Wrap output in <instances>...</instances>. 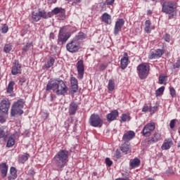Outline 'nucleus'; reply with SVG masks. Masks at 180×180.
Segmentation results:
<instances>
[{"instance_id":"f257e3e1","label":"nucleus","mask_w":180,"mask_h":180,"mask_svg":"<svg viewBox=\"0 0 180 180\" xmlns=\"http://www.w3.org/2000/svg\"><path fill=\"white\" fill-rule=\"evenodd\" d=\"M53 162L57 171H63V169L68 162V151L60 150L53 158Z\"/></svg>"},{"instance_id":"f03ea898","label":"nucleus","mask_w":180,"mask_h":180,"mask_svg":"<svg viewBox=\"0 0 180 180\" xmlns=\"http://www.w3.org/2000/svg\"><path fill=\"white\" fill-rule=\"evenodd\" d=\"M176 8H178L176 2L165 1L162 4V12L166 15H169L168 19H174L176 16Z\"/></svg>"},{"instance_id":"7ed1b4c3","label":"nucleus","mask_w":180,"mask_h":180,"mask_svg":"<svg viewBox=\"0 0 180 180\" xmlns=\"http://www.w3.org/2000/svg\"><path fill=\"white\" fill-rule=\"evenodd\" d=\"M25 106V100L20 98L18 101L14 102L11 106V116L12 117L19 115L21 116V115H23V108Z\"/></svg>"},{"instance_id":"20e7f679","label":"nucleus","mask_w":180,"mask_h":180,"mask_svg":"<svg viewBox=\"0 0 180 180\" xmlns=\"http://www.w3.org/2000/svg\"><path fill=\"white\" fill-rule=\"evenodd\" d=\"M81 49V44L77 39H72L66 45V49L70 53H77Z\"/></svg>"},{"instance_id":"39448f33","label":"nucleus","mask_w":180,"mask_h":180,"mask_svg":"<svg viewBox=\"0 0 180 180\" xmlns=\"http://www.w3.org/2000/svg\"><path fill=\"white\" fill-rule=\"evenodd\" d=\"M138 75L141 79H146L150 72V68L147 63H141L137 67Z\"/></svg>"},{"instance_id":"423d86ee","label":"nucleus","mask_w":180,"mask_h":180,"mask_svg":"<svg viewBox=\"0 0 180 180\" xmlns=\"http://www.w3.org/2000/svg\"><path fill=\"white\" fill-rule=\"evenodd\" d=\"M70 37H71V33L64 32V28H60L58 36V44L59 46L65 44Z\"/></svg>"},{"instance_id":"0eeeda50","label":"nucleus","mask_w":180,"mask_h":180,"mask_svg":"<svg viewBox=\"0 0 180 180\" xmlns=\"http://www.w3.org/2000/svg\"><path fill=\"white\" fill-rule=\"evenodd\" d=\"M89 124L93 127H102L103 121L98 115L92 114L89 119Z\"/></svg>"},{"instance_id":"6e6552de","label":"nucleus","mask_w":180,"mask_h":180,"mask_svg":"<svg viewBox=\"0 0 180 180\" xmlns=\"http://www.w3.org/2000/svg\"><path fill=\"white\" fill-rule=\"evenodd\" d=\"M155 130V123L150 122L147 124L143 129L141 133L144 137H150L151 133Z\"/></svg>"},{"instance_id":"1a4fd4ad","label":"nucleus","mask_w":180,"mask_h":180,"mask_svg":"<svg viewBox=\"0 0 180 180\" xmlns=\"http://www.w3.org/2000/svg\"><path fill=\"white\" fill-rule=\"evenodd\" d=\"M61 79H51L47 85H46V91H53L55 93L57 91V88H58V85L60 84Z\"/></svg>"},{"instance_id":"9d476101","label":"nucleus","mask_w":180,"mask_h":180,"mask_svg":"<svg viewBox=\"0 0 180 180\" xmlns=\"http://www.w3.org/2000/svg\"><path fill=\"white\" fill-rule=\"evenodd\" d=\"M11 108V101L8 98H4L0 103V113L6 115Z\"/></svg>"},{"instance_id":"9b49d317","label":"nucleus","mask_w":180,"mask_h":180,"mask_svg":"<svg viewBox=\"0 0 180 180\" xmlns=\"http://www.w3.org/2000/svg\"><path fill=\"white\" fill-rule=\"evenodd\" d=\"M68 91V87H67V85H65V83H64V81L60 80L59 82V84L58 85V88L56 89V95H64L65 94H67Z\"/></svg>"},{"instance_id":"f8f14e48","label":"nucleus","mask_w":180,"mask_h":180,"mask_svg":"<svg viewBox=\"0 0 180 180\" xmlns=\"http://www.w3.org/2000/svg\"><path fill=\"white\" fill-rule=\"evenodd\" d=\"M77 68L78 72L79 79L84 78V72L85 71V66L84 65V60H80L77 63Z\"/></svg>"},{"instance_id":"ddd939ff","label":"nucleus","mask_w":180,"mask_h":180,"mask_svg":"<svg viewBox=\"0 0 180 180\" xmlns=\"http://www.w3.org/2000/svg\"><path fill=\"white\" fill-rule=\"evenodd\" d=\"M124 25V20L123 18L119 19L116 21L115 27H114V34L115 36H117L119 34L120 32H122V28L123 27V25Z\"/></svg>"},{"instance_id":"4468645a","label":"nucleus","mask_w":180,"mask_h":180,"mask_svg":"<svg viewBox=\"0 0 180 180\" xmlns=\"http://www.w3.org/2000/svg\"><path fill=\"white\" fill-rule=\"evenodd\" d=\"M164 54V50L162 49H157L153 51H151L148 55V58L150 60H154L155 58H160Z\"/></svg>"},{"instance_id":"2eb2a0df","label":"nucleus","mask_w":180,"mask_h":180,"mask_svg":"<svg viewBox=\"0 0 180 180\" xmlns=\"http://www.w3.org/2000/svg\"><path fill=\"white\" fill-rule=\"evenodd\" d=\"M78 110V103L72 101L69 105V115L70 116H74Z\"/></svg>"},{"instance_id":"dca6fc26","label":"nucleus","mask_w":180,"mask_h":180,"mask_svg":"<svg viewBox=\"0 0 180 180\" xmlns=\"http://www.w3.org/2000/svg\"><path fill=\"white\" fill-rule=\"evenodd\" d=\"M119 117V111L117 110H112L110 113L108 114L106 117L108 122H113Z\"/></svg>"},{"instance_id":"f3484780","label":"nucleus","mask_w":180,"mask_h":180,"mask_svg":"<svg viewBox=\"0 0 180 180\" xmlns=\"http://www.w3.org/2000/svg\"><path fill=\"white\" fill-rule=\"evenodd\" d=\"M136 136V134L133 131H128L125 134H124L122 136V140L124 141H130V140H132L134 139V136Z\"/></svg>"},{"instance_id":"a211bd4d","label":"nucleus","mask_w":180,"mask_h":180,"mask_svg":"<svg viewBox=\"0 0 180 180\" xmlns=\"http://www.w3.org/2000/svg\"><path fill=\"white\" fill-rule=\"evenodd\" d=\"M55 63L56 59L53 57H49V60L42 66V70H49V68H51Z\"/></svg>"},{"instance_id":"6ab92c4d","label":"nucleus","mask_w":180,"mask_h":180,"mask_svg":"<svg viewBox=\"0 0 180 180\" xmlns=\"http://www.w3.org/2000/svg\"><path fill=\"white\" fill-rule=\"evenodd\" d=\"M0 172L2 178H5L8 175V165L6 163L0 164Z\"/></svg>"},{"instance_id":"aec40b11","label":"nucleus","mask_w":180,"mask_h":180,"mask_svg":"<svg viewBox=\"0 0 180 180\" xmlns=\"http://www.w3.org/2000/svg\"><path fill=\"white\" fill-rule=\"evenodd\" d=\"M129 64V57L127 56V53L124 54V57L121 59V68L122 70H124L127 68Z\"/></svg>"},{"instance_id":"412c9836","label":"nucleus","mask_w":180,"mask_h":180,"mask_svg":"<svg viewBox=\"0 0 180 180\" xmlns=\"http://www.w3.org/2000/svg\"><path fill=\"white\" fill-rule=\"evenodd\" d=\"M22 69L20 68V65L19 63H14L12 68L11 73L13 75H18V74H20Z\"/></svg>"},{"instance_id":"4be33fe9","label":"nucleus","mask_w":180,"mask_h":180,"mask_svg":"<svg viewBox=\"0 0 180 180\" xmlns=\"http://www.w3.org/2000/svg\"><path fill=\"white\" fill-rule=\"evenodd\" d=\"M10 174L11 175L8 176V180H15L18 178V171H16V168L14 167H11Z\"/></svg>"},{"instance_id":"5701e85b","label":"nucleus","mask_w":180,"mask_h":180,"mask_svg":"<svg viewBox=\"0 0 180 180\" xmlns=\"http://www.w3.org/2000/svg\"><path fill=\"white\" fill-rule=\"evenodd\" d=\"M174 143L171 139H165L163 144L162 145V150H169L171 146H173Z\"/></svg>"},{"instance_id":"b1692460","label":"nucleus","mask_w":180,"mask_h":180,"mask_svg":"<svg viewBox=\"0 0 180 180\" xmlns=\"http://www.w3.org/2000/svg\"><path fill=\"white\" fill-rule=\"evenodd\" d=\"M101 19L106 25H110L112 23V16L108 13H104L101 16Z\"/></svg>"},{"instance_id":"393cba45","label":"nucleus","mask_w":180,"mask_h":180,"mask_svg":"<svg viewBox=\"0 0 180 180\" xmlns=\"http://www.w3.org/2000/svg\"><path fill=\"white\" fill-rule=\"evenodd\" d=\"M141 162L140 159L135 158L129 161V166L132 169L137 168V167H139Z\"/></svg>"},{"instance_id":"a878e982","label":"nucleus","mask_w":180,"mask_h":180,"mask_svg":"<svg viewBox=\"0 0 180 180\" xmlns=\"http://www.w3.org/2000/svg\"><path fill=\"white\" fill-rule=\"evenodd\" d=\"M39 11V16L41 19H49V18H51V12H46L44 10H40Z\"/></svg>"},{"instance_id":"bb28decb","label":"nucleus","mask_w":180,"mask_h":180,"mask_svg":"<svg viewBox=\"0 0 180 180\" xmlns=\"http://www.w3.org/2000/svg\"><path fill=\"white\" fill-rule=\"evenodd\" d=\"M29 157H30V155H29V153H25L24 155H21L18 158V162L20 164H25L27 161V160H29Z\"/></svg>"},{"instance_id":"cd10ccee","label":"nucleus","mask_w":180,"mask_h":180,"mask_svg":"<svg viewBox=\"0 0 180 180\" xmlns=\"http://www.w3.org/2000/svg\"><path fill=\"white\" fill-rule=\"evenodd\" d=\"M161 140V134L158 133H155L151 139L149 140V143H157Z\"/></svg>"},{"instance_id":"c85d7f7f","label":"nucleus","mask_w":180,"mask_h":180,"mask_svg":"<svg viewBox=\"0 0 180 180\" xmlns=\"http://www.w3.org/2000/svg\"><path fill=\"white\" fill-rule=\"evenodd\" d=\"M13 146H15V135H11L8 137L6 147L11 148V147H13Z\"/></svg>"},{"instance_id":"c756f323","label":"nucleus","mask_w":180,"mask_h":180,"mask_svg":"<svg viewBox=\"0 0 180 180\" xmlns=\"http://www.w3.org/2000/svg\"><path fill=\"white\" fill-rule=\"evenodd\" d=\"M120 150L124 154H129L130 153V146H129V144L124 143L120 146Z\"/></svg>"},{"instance_id":"7c9ffc66","label":"nucleus","mask_w":180,"mask_h":180,"mask_svg":"<svg viewBox=\"0 0 180 180\" xmlns=\"http://www.w3.org/2000/svg\"><path fill=\"white\" fill-rule=\"evenodd\" d=\"M32 19L34 20V22H39V20H40V19H41L40 17L39 10L38 11V12L32 11Z\"/></svg>"},{"instance_id":"2f4dec72","label":"nucleus","mask_w":180,"mask_h":180,"mask_svg":"<svg viewBox=\"0 0 180 180\" xmlns=\"http://www.w3.org/2000/svg\"><path fill=\"white\" fill-rule=\"evenodd\" d=\"M120 123H124V122H130V114H122V116L120 117Z\"/></svg>"},{"instance_id":"473e14b6","label":"nucleus","mask_w":180,"mask_h":180,"mask_svg":"<svg viewBox=\"0 0 180 180\" xmlns=\"http://www.w3.org/2000/svg\"><path fill=\"white\" fill-rule=\"evenodd\" d=\"M73 39H76L77 41H79V40H85V39H86V34L79 32Z\"/></svg>"},{"instance_id":"72a5a7b5","label":"nucleus","mask_w":180,"mask_h":180,"mask_svg":"<svg viewBox=\"0 0 180 180\" xmlns=\"http://www.w3.org/2000/svg\"><path fill=\"white\" fill-rule=\"evenodd\" d=\"M33 49V43L28 42L27 44L22 48V53H26L29 51V50H32Z\"/></svg>"},{"instance_id":"f704fd0d","label":"nucleus","mask_w":180,"mask_h":180,"mask_svg":"<svg viewBox=\"0 0 180 180\" xmlns=\"http://www.w3.org/2000/svg\"><path fill=\"white\" fill-rule=\"evenodd\" d=\"M13 47V46L12 45V44H5L4 48V53H6V54L11 53V51H12Z\"/></svg>"},{"instance_id":"c9c22d12","label":"nucleus","mask_w":180,"mask_h":180,"mask_svg":"<svg viewBox=\"0 0 180 180\" xmlns=\"http://www.w3.org/2000/svg\"><path fill=\"white\" fill-rule=\"evenodd\" d=\"M13 86H15V82H10L7 86V94H12L13 92Z\"/></svg>"},{"instance_id":"e433bc0d","label":"nucleus","mask_w":180,"mask_h":180,"mask_svg":"<svg viewBox=\"0 0 180 180\" xmlns=\"http://www.w3.org/2000/svg\"><path fill=\"white\" fill-rule=\"evenodd\" d=\"M51 13V16H53V14L58 15V13H64V9L56 7L52 11Z\"/></svg>"},{"instance_id":"4c0bfd02","label":"nucleus","mask_w":180,"mask_h":180,"mask_svg":"<svg viewBox=\"0 0 180 180\" xmlns=\"http://www.w3.org/2000/svg\"><path fill=\"white\" fill-rule=\"evenodd\" d=\"M151 26V21L150 20H147L145 22V32L146 33H150V27Z\"/></svg>"},{"instance_id":"58836bf2","label":"nucleus","mask_w":180,"mask_h":180,"mask_svg":"<svg viewBox=\"0 0 180 180\" xmlns=\"http://www.w3.org/2000/svg\"><path fill=\"white\" fill-rule=\"evenodd\" d=\"M108 91H110L111 92L114 91L115 89V82L112 79H110L108 81Z\"/></svg>"},{"instance_id":"ea45409f","label":"nucleus","mask_w":180,"mask_h":180,"mask_svg":"<svg viewBox=\"0 0 180 180\" xmlns=\"http://www.w3.org/2000/svg\"><path fill=\"white\" fill-rule=\"evenodd\" d=\"M165 89V87L164 86L158 89L155 91L156 96H161V95H162V94H164Z\"/></svg>"},{"instance_id":"a19ab883","label":"nucleus","mask_w":180,"mask_h":180,"mask_svg":"<svg viewBox=\"0 0 180 180\" xmlns=\"http://www.w3.org/2000/svg\"><path fill=\"white\" fill-rule=\"evenodd\" d=\"M8 30H9V27L8 26V25L6 24L3 25L1 27V33L5 34L6 33H8Z\"/></svg>"},{"instance_id":"79ce46f5","label":"nucleus","mask_w":180,"mask_h":180,"mask_svg":"<svg viewBox=\"0 0 180 180\" xmlns=\"http://www.w3.org/2000/svg\"><path fill=\"white\" fill-rule=\"evenodd\" d=\"M8 137V134L5 133L4 129L0 128V139H6Z\"/></svg>"},{"instance_id":"37998d69","label":"nucleus","mask_w":180,"mask_h":180,"mask_svg":"<svg viewBox=\"0 0 180 180\" xmlns=\"http://www.w3.org/2000/svg\"><path fill=\"white\" fill-rule=\"evenodd\" d=\"M169 92L172 98H175L176 96V91H175V89H174V87L169 88Z\"/></svg>"},{"instance_id":"c03bdc74","label":"nucleus","mask_w":180,"mask_h":180,"mask_svg":"<svg viewBox=\"0 0 180 180\" xmlns=\"http://www.w3.org/2000/svg\"><path fill=\"white\" fill-rule=\"evenodd\" d=\"M70 84L71 85H78V80L77 78L72 77L70 78Z\"/></svg>"},{"instance_id":"a18cd8bd","label":"nucleus","mask_w":180,"mask_h":180,"mask_svg":"<svg viewBox=\"0 0 180 180\" xmlns=\"http://www.w3.org/2000/svg\"><path fill=\"white\" fill-rule=\"evenodd\" d=\"M163 39L165 40V41L169 43V41H171V35L165 34L163 37Z\"/></svg>"},{"instance_id":"49530a36","label":"nucleus","mask_w":180,"mask_h":180,"mask_svg":"<svg viewBox=\"0 0 180 180\" xmlns=\"http://www.w3.org/2000/svg\"><path fill=\"white\" fill-rule=\"evenodd\" d=\"M105 163H106V165H108V167H112V164H113V162H112V160H110L109 158H106Z\"/></svg>"},{"instance_id":"de8ad7c7","label":"nucleus","mask_w":180,"mask_h":180,"mask_svg":"<svg viewBox=\"0 0 180 180\" xmlns=\"http://www.w3.org/2000/svg\"><path fill=\"white\" fill-rule=\"evenodd\" d=\"M149 112H150L151 115L154 114L155 112H157V106H150Z\"/></svg>"},{"instance_id":"09e8293b","label":"nucleus","mask_w":180,"mask_h":180,"mask_svg":"<svg viewBox=\"0 0 180 180\" xmlns=\"http://www.w3.org/2000/svg\"><path fill=\"white\" fill-rule=\"evenodd\" d=\"M72 92H77L78 91V84L71 85Z\"/></svg>"},{"instance_id":"8fccbe9b","label":"nucleus","mask_w":180,"mask_h":180,"mask_svg":"<svg viewBox=\"0 0 180 180\" xmlns=\"http://www.w3.org/2000/svg\"><path fill=\"white\" fill-rule=\"evenodd\" d=\"M165 81V77L160 75L159 77V84H164Z\"/></svg>"},{"instance_id":"3c124183","label":"nucleus","mask_w":180,"mask_h":180,"mask_svg":"<svg viewBox=\"0 0 180 180\" xmlns=\"http://www.w3.org/2000/svg\"><path fill=\"white\" fill-rule=\"evenodd\" d=\"M176 120H172L170 121V124H169V126H170V129H174V127H175V122H176Z\"/></svg>"},{"instance_id":"603ef678","label":"nucleus","mask_w":180,"mask_h":180,"mask_svg":"<svg viewBox=\"0 0 180 180\" xmlns=\"http://www.w3.org/2000/svg\"><path fill=\"white\" fill-rule=\"evenodd\" d=\"M180 68V58L176 60V63L174 65V68Z\"/></svg>"},{"instance_id":"864d4df0","label":"nucleus","mask_w":180,"mask_h":180,"mask_svg":"<svg viewBox=\"0 0 180 180\" xmlns=\"http://www.w3.org/2000/svg\"><path fill=\"white\" fill-rule=\"evenodd\" d=\"M25 82H26V79L22 77L19 80V85H23V84H25Z\"/></svg>"},{"instance_id":"5fc2aeb1","label":"nucleus","mask_w":180,"mask_h":180,"mask_svg":"<svg viewBox=\"0 0 180 180\" xmlns=\"http://www.w3.org/2000/svg\"><path fill=\"white\" fill-rule=\"evenodd\" d=\"M115 157H116L117 158H120V157H122L121 153H120V151L119 150H117L115 151Z\"/></svg>"},{"instance_id":"6e6d98bb","label":"nucleus","mask_w":180,"mask_h":180,"mask_svg":"<svg viewBox=\"0 0 180 180\" xmlns=\"http://www.w3.org/2000/svg\"><path fill=\"white\" fill-rule=\"evenodd\" d=\"M142 112H150V106H145L142 109Z\"/></svg>"},{"instance_id":"4d7b16f0","label":"nucleus","mask_w":180,"mask_h":180,"mask_svg":"<svg viewBox=\"0 0 180 180\" xmlns=\"http://www.w3.org/2000/svg\"><path fill=\"white\" fill-rule=\"evenodd\" d=\"M82 0H74V1H72V5L73 6H75V5H77V4H80Z\"/></svg>"},{"instance_id":"13d9d810","label":"nucleus","mask_w":180,"mask_h":180,"mask_svg":"<svg viewBox=\"0 0 180 180\" xmlns=\"http://www.w3.org/2000/svg\"><path fill=\"white\" fill-rule=\"evenodd\" d=\"M107 5H112V4H115V0H106Z\"/></svg>"},{"instance_id":"bf43d9fd","label":"nucleus","mask_w":180,"mask_h":180,"mask_svg":"<svg viewBox=\"0 0 180 180\" xmlns=\"http://www.w3.org/2000/svg\"><path fill=\"white\" fill-rule=\"evenodd\" d=\"M6 122L5 117L4 116L0 115V123H4Z\"/></svg>"},{"instance_id":"052dcab7","label":"nucleus","mask_w":180,"mask_h":180,"mask_svg":"<svg viewBox=\"0 0 180 180\" xmlns=\"http://www.w3.org/2000/svg\"><path fill=\"white\" fill-rule=\"evenodd\" d=\"M100 70H101V71H103L104 70H106V65H101L100 66Z\"/></svg>"},{"instance_id":"680f3d73","label":"nucleus","mask_w":180,"mask_h":180,"mask_svg":"<svg viewBox=\"0 0 180 180\" xmlns=\"http://www.w3.org/2000/svg\"><path fill=\"white\" fill-rule=\"evenodd\" d=\"M119 180H130V179H129V177H124V178H121Z\"/></svg>"},{"instance_id":"e2e57ef3","label":"nucleus","mask_w":180,"mask_h":180,"mask_svg":"<svg viewBox=\"0 0 180 180\" xmlns=\"http://www.w3.org/2000/svg\"><path fill=\"white\" fill-rule=\"evenodd\" d=\"M101 5H102V9H103V8H105V4H101Z\"/></svg>"},{"instance_id":"0e129e2a","label":"nucleus","mask_w":180,"mask_h":180,"mask_svg":"<svg viewBox=\"0 0 180 180\" xmlns=\"http://www.w3.org/2000/svg\"><path fill=\"white\" fill-rule=\"evenodd\" d=\"M146 180H154V179L149 177Z\"/></svg>"},{"instance_id":"69168bd1","label":"nucleus","mask_w":180,"mask_h":180,"mask_svg":"<svg viewBox=\"0 0 180 180\" xmlns=\"http://www.w3.org/2000/svg\"><path fill=\"white\" fill-rule=\"evenodd\" d=\"M66 1H68V2H72V1L74 0H66Z\"/></svg>"},{"instance_id":"338daca9","label":"nucleus","mask_w":180,"mask_h":180,"mask_svg":"<svg viewBox=\"0 0 180 180\" xmlns=\"http://www.w3.org/2000/svg\"><path fill=\"white\" fill-rule=\"evenodd\" d=\"M151 1H153V2H158V0H151Z\"/></svg>"},{"instance_id":"774afa93","label":"nucleus","mask_w":180,"mask_h":180,"mask_svg":"<svg viewBox=\"0 0 180 180\" xmlns=\"http://www.w3.org/2000/svg\"><path fill=\"white\" fill-rule=\"evenodd\" d=\"M31 174H33V171H32V172Z\"/></svg>"}]
</instances>
